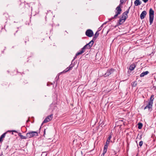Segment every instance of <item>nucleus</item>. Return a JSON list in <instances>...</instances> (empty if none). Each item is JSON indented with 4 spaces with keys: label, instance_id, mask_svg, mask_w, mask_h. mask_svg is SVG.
I'll use <instances>...</instances> for the list:
<instances>
[{
    "label": "nucleus",
    "instance_id": "obj_1",
    "mask_svg": "<svg viewBox=\"0 0 156 156\" xmlns=\"http://www.w3.org/2000/svg\"><path fill=\"white\" fill-rule=\"evenodd\" d=\"M149 22L150 23V25H151L152 24L153 21L154 20V11L152 9V8H151L150 9L149 12Z\"/></svg>",
    "mask_w": 156,
    "mask_h": 156
},
{
    "label": "nucleus",
    "instance_id": "obj_2",
    "mask_svg": "<svg viewBox=\"0 0 156 156\" xmlns=\"http://www.w3.org/2000/svg\"><path fill=\"white\" fill-rule=\"evenodd\" d=\"M122 7L120 5H119L115 9V14L114 15L113 17V18H116L118 16L120 15L122 12V9L121 8Z\"/></svg>",
    "mask_w": 156,
    "mask_h": 156
},
{
    "label": "nucleus",
    "instance_id": "obj_3",
    "mask_svg": "<svg viewBox=\"0 0 156 156\" xmlns=\"http://www.w3.org/2000/svg\"><path fill=\"white\" fill-rule=\"evenodd\" d=\"M38 133L37 132L30 131L27 133V137L28 138L38 136Z\"/></svg>",
    "mask_w": 156,
    "mask_h": 156
},
{
    "label": "nucleus",
    "instance_id": "obj_4",
    "mask_svg": "<svg viewBox=\"0 0 156 156\" xmlns=\"http://www.w3.org/2000/svg\"><path fill=\"white\" fill-rule=\"evenodd\" d=\"M147 104L146 105V106L144 108V110H145L146 109H148L149 111L150 112L152 110V106L153 103H152L149 101H147Z\"/></svg>",
    "mask_w": 156,
    "mask_h": 156
},
{
    "label": "nucleus",
    "instance_id": "obj_5",
    "mask_svg": "<svg viewBox=\"0 0 156 156\" xmlns=\"http://www.w3.org/2000/svg\"><path fill=\"white\" fill-rule=\"evenodd\" d=\"M115 70L112 68L108 69L107 72L103 75L104 77H106L112 74Z\"/></svg>",
    "mask_w": 156,
    "mask_h": 156
},
{
    "label": "nucleus",
    "instance_id": "obj_6",
    "mask_svg": "<svg viewBox=\"0 0 156 156\" xmlns=\"http://www.w3.org/2000/svg\"><path fill=\"white\" fill-rule=\"evenodd\" d=\"M53 118V114H51L47 116L46 118L44 119V121L42 122L41 125H43V123H47L50 120H51Z\"/></svg>",
    "mask_w": 156,
    "mask_h": 156
},
{
    "label": "nucleus",
    "instance_id": "obj_7",
    "mask_svg": "<svg viewBox=\"0 0 156 156\" xmlns=\"http://www.w3.org/2000/svg\"><path fill=\"white\" fill-rule=\"evenodd\" d=\"M86 35L89 37H92L94 35V33L93 31L90 29L87 30L85 32Z\"/></svg>",
    "mask_w": 156,
    "mask_h": 156
},
{
    "label": "nucleus",
    "instance_id": "obj_8",
    "mask_svg": "<svg viewBox=\"0 0 156 156\" xmlns=\"http://www.w3.org/2000/svg\"><path fill=\"white\" fill-rule=\"evenodd\" d=\"M94 42L93 41H91L89 43L86 44L84 46V48L87 49H90L93 44Z\"/></svg>",
    "mask_w": 156,
    "mask_h": 156
},
{
    "label": "nucleus",
    "instance_id": "obj_9",
    "mask_svg": "<svg viewBox=\"0 0 156 156\" xmlns=\"http://www.w3.org/2000/svg\"><path fill=\"white\" fill-rule=\"evenodd\" d=\"M147 14V12L146 11H143L140 15V18L141 20L144 19Z\"/></svg>",
    "mask_w": 156,
    "mask_h": 156
},
{
    "label": "nucleus",
    "instance_id": "obj_10",
    "mask_svg": "<svg viewBox=\"0 0 156 156\" xmlns=\"http://www.w3.org/2000/svg\"><path fill=\"white\" fill-rule=\"evenodd\" d=\"M85 49H86L85 48H84V47H83L81 48V50H80L79 52L76 53V55H79L82 54L85 52Z\"/></svg>",
    "mask_w": 156,
    "mask_h": 156
},
{
    "label": "nucleus",
    "instance_id": "obj_11",
    "mask_svg": "<svg viewBox=\"0 0 156 156\" xmlns=\"http://www.w3.org/2000/svg\"><path fill=\"white\" fill-rule=\"evenodd\" d=\"M125 20H124L123 19H122L120 18L117 23V26L121 25L125 21Z\"/></svg>",
    "mask_w": 156,
    "mask_h": 156
},
{
    "label": "nucleus",
    "instance_id": "obj_12",
    "mask_svg": "<svg viewBox=\"0 0 156 156\" xmlns=\"http://www.w3.org/2000/svg\"><path fill=\"white\" fill-rule=\"evenodd\" d=\"M99 33L98 32V31H97L96 32L95 34L94 37L93 38V39L91 41H95L97 37L99 35Z\"/></svg>",
    "mask_w": 156,
    "mask_h": 156
},
{
    "label": "nucleus",
    "instance_id": "obj_13",
    "mask_svg": "<svg viewBox=\"0 0 156 156\" xmlns=\"http://www.w3.org/2000/svg\"><path fill=\"white\" fill-rule=\"evenodd\" d=\"M134 3L136 6H138L140 5L141 4V2L140 1V0H136L134 2Z\"/></svg>",
    "mask_w": 156,
    "mask_h": 156
},
{
    "label": "nucleus",
    "instance_id": "obj_14",
    "mask_svg": "<svg viewBox=\"0 0 156 156\" xmlns=\"http://www.w3.org/2000/svg\"><path fill=\"white\" fill-rule=\"evenodd\" d=\"M19 136L21 139H26L28 138V137H27V133L26 134V136H24L21 135V133H19L18 134Z\"/></svg>",
    "mask_w": 156,
    "mask_h": 156
},
{
    "label": "nucleus",
    "instance_id": "obj_15",
    "mask_svg": "<svg viewBox=\"0 0 156 156\" xmlns=\"http://www.w3.org/2000/svg\"><path fill=\"white\" fill-rule=\"evenodd\" d=\"M7 133L6 132H5L0 137V143L2 142L3 141V139L4 138L5 136V135Z\"/></svg>",
    "mask_w": 156,
    "mask_h": 156
},
{
    "label": "nucleus",
    "instance_id": "obj_16",
    "mask_svg": "<svg viewBox=\"0 0 156 156\" xmlns=\"http://www.w3.org/2000/svg\"><path fill=\"white\" fill-rule=\"evenodd\" d=\"M135 67L136 66L135 64H133L130 65L129 67V69L131 71H132L134 69Z\"/></svg>",
    "mask_w": 156,
    "mask_h": 156
},
{
    "label": "nucleus",
    "instance_id": "obj_17",
    "mask_svg": "<svg viewBox=\"0 0 156 156\" xmlns=\"http://www.w3.org/2000/svg\"><path fill=\"white\" fill-rule=\"evenodd\" d=\"M148 73L149 72L148 71H146L140 74V76L141 77H143L145 75H146L148 74Z\"/></svg>",
    "mask_w": 156,
    "mask_h": 156
},
{
    "label": "nucleus",
    "instance_id": "obj_18",
    "mask_svg": "<svg viewBox=\"0 0 156 156\" xmlns=\"http://www.w3.org/2000/svg\"><path fill=\"white\" fill-rule=\"evenodd\" d=\"M108 147H104L103 153L101 156H104L105 154L107 152Z\"/></svg>",
    "mask_w": 156,
    "mask_h": 156
},
{
    "label": "nucleus",
    "instance_id": "obj_19",
    "mask_svg": "<svg viewBox=\"0 0 156 156\" xmlns=\"http://www.w3.org/2000/svg\"><path fill=\"white\" fill-rule=\"evenodd\" d=\"M128 17V16H126L125 14L123 13L122 14V17L121 18V19H123L124 20H126Z\"/></svg>",
    "mask_w": 156,
    "mask_h": 156
},
{
    "label": "nucleus",
    "instance_id": "obj_20",
    "mask_svg": "<svg viewBox=\"0 0 156 156\" xmlns=\"http://www.w3.org/2000/svg\"><path fill=\"white\" fill-rule=\"evenodd\" d=\"M154 95H152L151 97V98H150V100H149L148 101L149 102H150L152 103H153V100L154 99Z\"/></svg>",
    "mask_w": 156,
    "mask_h": 156
},
{
    "label": "nucleus",
    "instance_id": "obj_21",
    "mask_svg": "<svg viewBox=\"0 0 156 156\" xmlns=\"http://www.w3.org/2000/svg\"><path fill=\"white\" fill-rule=\"evenodd\" d=\"M137 81H134L132 83H131V85L133 87H136L137 85Z\"/></svg>",
    "mask_w": 156,
    "mask_h": 156
},
{
    "label": "nucleus",
    "instance_id": "obj_22",
    "mask_svg": "<svg viewBox=\"0 0 156 156\" xmlns=\"http://www.w3.org/2000/svg\"><path fill=\"white\" fill-rule=\"evenodd\" d=\"M138 128L139 129H141L143 126V124L140 122H139L138 123Z\"/></svg>",
    "mask_w": 156,
    "mask_h": 156
},
{
    "label": "nucleus",
    "instance_id": "obj_23",
    "mask_svg": "<svg viewBox=\"0 0 156 156\" xmlns=\"http://www.w3.org/2000/svg\"><path fill=\"white\" fill-rule=\"evenodd\" d=\"M130 8V7H129V8L126 10L125 12H124L123 13L125 14L126 16H128L127 14L129 13V9Z\"/></svg>",
    "mask_w": 156,
    "mask_h": 156
},
{
    "label": "nucleus",
    "instance_id": "obj_24",
    "mask_svg": "<svg viewBox=\"0 0 156 156\" xmlns=\"http://www.w3.org/2000/svg\"><path fill=\"white\" fill-rule=\"evenodd\" d=\"M70 69H69V67L67 68L65 70H64L63 71L61 72L60 73H65L68 72L70 70Z\"/></svg>",
    "mask_w": 156,
    "mask_h": 156
},
{
    "label": "nucleus",
    "instance_id": "obj_25",
    "mask_svg": "<svg viewBox=\"0 0 156 156\" xmlns=\"http://www.w3.org/2000/svg\"><path fill=\"white\" fill-rule=\"evenodd\" d=\"M111 142L110 141H108L107 140L104 146H108L109 143Z\"/></svg>",
    "mask_w": 156,
    "mask_h": 156
},
{
    "label": "nucleus",
    "instance_id": "obj_26",
    "mask_svg": "<svg viewBox=\"0 0 156 156\" xmlns=\"http://www.w3.org/2000/svg\"><path fill=\"white\" fill-rule=\"evenodd\" d=\"M112 138V135H109L108 136L107 139V140L108 141H111V142L112 143V141L110 140L111 138Z\"/></svg>",
    "mask_w": 156,
    "mask_h": 156
},
{
    "label": "nucleus",
    "instance_id": "obj_27",
    "mask_svg": "<svg viewBox=\"0 0 156 156\" xmlns=\"http://www.w3.org/2000/svg\"><path fill=\"white\" fill-rule=\"evenodd\" d=\"M74 65L72 64H71L69 67V69L70 70H71L72 68L74 66Z\"/></svg>",
    "mask_w": 156,
    "mask_h": 156
},
{
    "label": "nucleus",
    "instance_id": "obj_28",
    "mask_svg": "<svg viewBox=\"0 0 156 156\" xmlns=\"http://www.w3.org/2000/svg\"><path fill=\"white\" fill-rule=\"evenodd\" d=\"M125 2L124 0H120V3L119 5L122 6V4Z\"/></svg>",
    "mask_w": 156,
    "mask_h": 156
},
{
    "label": "nucleus",
    "instance_id": "obj_29",
    "mask_svg": "<svg viewBox=\"0 0 156 156\" xmlns=\"http://www.w3.org/2000/svg\"><path fill=\"white\" fill-rule=\"evenodd\" d=\"M143 144V142L142 141H140L139 143V145L140 146H141Z\"/></svg>",
    "mask_w": 156,
    "mask_h": 156
},
{
    "label": "nucleus",
    "instance_id": "obj_30",
    "mask_svg": "<svg viewBox=\"0 0 156 156\" xmlns=\"http://www.w3.org/2000/svg\"><path fill=\"white\" fill-rule=\"evenodd\" d=\"M12 134H13V132L15 133V135H16V134H17V132L15 130H13L12 131Z\"/></svg>",
    "mask_w": 156,
    "mask_h": 156
},
{
    "label": "nucleus",
    "instance_id": "obj_31",
    "mask_svg": "<svg viewBox=\"0 0 156 156\" xmlns=\"http://www.w3.org/2000/svg\"><path fill=\"white\" fill-rule=\"evenodd\" d=\"M77 55H76V56L74 57V58H73V61H72V62H73V61L74 59H76V58H77Z\"/></svg>",
    "mask_w": 156,
    "mask_h": 156
},
{
    "label": "nucleus",
    "instance_id": "obj_32",
    "mask_svg": "<svg viewBox=\"0 0 156 156\" xmlns=\"http://www.w3.org/2000/svg\"><path fill=\"white\" fill-rule=\"evenodd\" d=\"M152 89H153V90H156V87L155 86H153Z\"/></svg>",
    "mask_w": 156,
    "mask_h": 156
},
{
    "label": "nucleus",
    "instance_id": "obj_33",
    "mask_svg": "<svg viewBox=\"0 0 156 156\" xmlns=\"http://www.w3.org/2000/svg\"><path fill=\"white\" fill-rule=\"evenodd\" d=\"M115 18H113V17H112L111 18H110V19H109V21H111V20H112V19H115Z\"/></svg>",
    "mask_w": 156,
    "mask_h": 156
},
{
    "label": "nucleus",
    "instance_id": "obj_34",
    "mask_svg": "<svg viewBox=\"0 0 156 156\" xmlns=\"http://www.w3.org/2000/svg\"><path fill=\"white\" fill-rule=\"evenodd\" d=\"M142 0L144 3H146L148 1V0Z\"/></svg>",
    "mask_w": 156,
    "mask_h": 156
},
{
    "label": "nucleus",
    "instance_id": "obj_35",
    "mask_svg": "<svg viewBox=\"0 0 156 156\" xmlns=\"http://www.w3.org/2000/svg\"><path fill=\"white\" fill-rule=\"evenodd\" d=\"M46 129H44V135L45 134V131H46Z\"/></svg>",
    "mask_w": 156,
    "mask_h": 156
},
{
    "label": "nucleus",
    "instance_id": "obj_36",
    "mask_svg": "<svg viewBox=\"0 0 156 156\" xmlns=\"http://www.w3.org/2000/svg\"><path fill=\"white\" fill-rule=\"evenodd\" d=\"M98 56L97 54H96V58H97V57Z\"/></svg>",
    "mask_w": 156,
    "mask_h": 156
},
{
    "label": "nucleus",
    "instance_id": "obj_37",
    "mask_svg": "<svg viewBox=\"0 0 156 156\" xmlns=\"http://www.w3.org/2000/svg\"><path fill=\"white\" fill-rule=\"evenodd\" d=\"M124 1H125V2L126 1V0H124Z\"/></svg>",
    "mask_w": 156,
    "mask_h": 156
},
{
    "label": "nucleus",
    "instance_id": "obj_38",
    "mask_svg": "<svg viewBox=\"0 0 156 156\" xmlns=\"http://www.w3.org/2000/svg\"><path fill=\"white\" fill-rule=\"evenodd\" d=\"M27 144L26 145V146H27Z\"/></svg>",
    "mask_w": 156,
    "mask_h": 156
},
{
    "label": "nucleus",
    "instance_id": "obj_39",
    "mask_svg": "<svg viewBox=\"0 0 156 156\" xmlns=\"http://www.w3.org/2000/svg\"><path fill=\"white\" fill-rule=\"evenodd\" d=\"M25 43H26V41H25Z\"/></svg>",
    "mask_w": 156,
    "mask_h": 156
}]
</instances>
